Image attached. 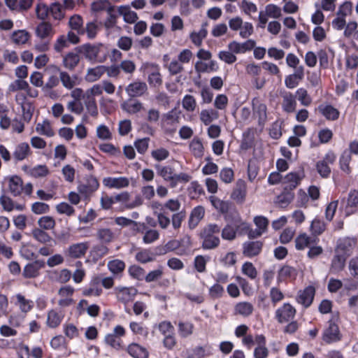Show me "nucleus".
I'll list each match as a JSON object with an SVG mask.
<instances>
[{
    "instance_id": "31",
    "label": "nucleus",
    "mask_w": 358,
    "mask_h": 358,
    "mask_svg": "<svg viewBox=\"0 0 358 358\" xmlns=\"http://www.w3.org/2000/svg\"><path fill=\"white\" fill-rule=\"evenodd\" d=\"M317 238H312L306 234L299 235L295 239L296 248L299 250L309 248L313 244H316Z\"/></svg>"
},
{
    "instance_id": "45",
    "label": "nucleus",
    "mask_w": 358,
    "mask_h": 358,
    "mask_svg": "<svg viewBox=\"0 0 358 358\" xmlns=\"http://www.w3.org/2000/svg\"><path fill=\"white\" fill-rule=\"evenodd\" d=\"M37 224L39 227V229L43 230H52L55 227L56 222L52 217L45 215L41 217L38 220Z\"/></svg>"
},
{
    "instance_id": "19",
    "label": "nucleus",
    "mask_w": 358,
    "mask_h": 358,
    "mask_svg": "<svg viewBox=\"0 0 358 358\" xmlns=\"http://www.w3.org/2000/svg\"><path fill=\"white\" fill-rule=\"evenodd\" d=\"M55 34L53 26L49 22H41L36 27V35L41 40L50 39Z\"/></svg>"
},
{
    "instance_id": "26",
    "label": "nucleus",
    "mask_w": 358,
    "mask_h": 358,
    "mask_svg": "<svg viewBox=\"0 0 358 358\" xmlns=\"http://www.w3.org/2000/svg\"><path fill=\"white\" fill-rule=\"evenodd\" d=\"M102 94V87L100 84H95L87 89L83 95V103L96 102L95 97Z\"/></svg>"
},
{
    "instance_id": "34",
    "label": "nucleus",
    "mask_w": 358,
    "mask_h": 358,
    "mask_svg": "<svg viewBox=\"0 0 358 358\" xmlns=\"http://www.w3.org/2000/svg\"><path fill=\"white\" fill-rule=\"evenodd\" d=\"M30 152L28 143H21L16 146L13 152V157L17 161H22L26 159L30 155Z\"/></svg>"
},
{
    "instance_id": "9",
    "label": "nucleus",
    "mask_w": 358,
    "mask_h": 358,
    "mask_svg": "<svg viewBox=\"0 0 358 358\" xmlns=\"http://www.w3.org/2000/svg\"><path fill=\"white\" fill-rule=\"evenodd\" d=\"M341 338L342 336L338 326L333 320H329L327 327L324 330L322 334V340L324 342L330 344L341 341Z\"/></svg>"
},
{
    "instance_id": "52",
    "label": "nucleus",
    "mask_w": 358,
    "mask_h": 358,
    "mask_svg": "<svg viewBox=\"0 0 358 358\" xmlns=\"http://www.w3.org/2000/svg\"><path fill=\"white\" fill-rule=\"evenodd\" d=\"M189 149L196 158H200L203 155V145L199 139H193L189 144Z\"/></svg>"
},
{
    "instance_id": "55",
    "label": "nucleus",
    "mask_w": 358,
    "mask_h": 358,
    "mask_svg": "<svg viewBox=\"0 0 358 358\" xmlns=\"http://www.w3.org/2000/svg\"><path fill=\"white\" fill-rule=\"evenodd\" d=\"M217 113L213 109L203 110L200 113V119L205 125L210 124L215 119L217 118Z\"/></svg>"
},
{
    "instance_id": "62",
    "label": "nucleus",
    "mask_w": 358,
    "mask_h": 358,
    "mask_svg": "<svg viewBox=\"0 0 358 358\" xmlns=\"http://www.w3.org/2000/svg\"><path fill=\"white\" fill-rule=\"evenodd\" d=\"M241 271L245 275H247L251 280L255 279L257 276L256 268L250 262H246L242 265Z\"/></svg>"
},
{
    "instance_id": "40",
    "label": "nucleus",
    "mask_w": 358,
    "mask_h": 358,
    "mask_svg": "<svg viewBox=\"0 0 358 358\" xmlns=\"http://www.w3.org/2000/svg\"><path fill=\"white\" fill-rule=\"evenodd\" d=\"M15 299H16L15 304L19 307L20 310L23 313L29 312L34 306L33 301L31 300L26 299L21 294H16Z\"/></svg>"
},
{
    "instance_id": "15",
    "label": "nucleus",
    "mask_w": 358,
    "mask_h": 358,
    "mask_svg": "<svg viewBox=\"0 0 358 358\" xmlns=\"http://www.w3.org/2000/svg\"><path fill=\"white\" fill-rule=\"evenodd\" d=\"M282 102L281 107L282 110L287 113H293L296 111L297 102L296 100V95L293 94L290 92H284L281 93Z\"/></svg>"
},
{
    "instance_id": "16",
    "label": "nucleus",
    "mask_w": 358,
    "mask_h": 358,
    "mask_svg": "<svg viewBox=\"0 0 358 358\" xmlns=\"http://www.w3.org/2000/svg\"><path fill=\"white\" fill-rule=\"evenodd\" d=\"M45 267L43 260H36L27 264L23 268L22 275L25 278H35L39 276L40 271Z\"/></svg>"
},
{
    "instance_id": "5",
    "label": "nucleus",
    "mask_w": 358,
    "mask_h": 358,
    "mask_svg": "<svg viewBox=\"0 0 358 358\" xmlns=\"http://www.w3.org/2000/svg\"><path fill=\"white\" fill-rule=\"evenodd\" d=\"M102 48V44L91 45L90 43H87L80 46L78 50V52L83 55L89 61L102 62L104 59H100L99 57Z\"/></svg>"
},
{
    "instance_id": "50",
    "label": "nucleus",
    "mask_w": 358,
    "mask_h": 358,
    "mask_svg": "<svg viewBox=\"0 0 358 358\" xmlns=\"http://www.w3.org/2000/svg\"><path fill=\"white\" fill-rule=\"evenodd\" d=\"M294 194L292 192L284 191L277 197L276 203L280 208L287 207L293 200Z\"/></svg>"
},
{
    "instance_id": "57",
    "label": "nucleus",
    "mask_w": 358,
    "mask_h": 358,
    "mask_svg": "<svg viewBox=\"0 0 358 358\" xmlns=\"http://www.w3.org/2000/svg\"><path fill=\"white\" fill-rule=\"evenodd\" d=\"M296 95L298 96V100L302 106H308L311 104L312 98L305 88H299L296 92Z\"/></svg>"
},
{
    "instance_id": "13",
    "label": "nucleus",
    "mask_w": 358,
    "mask_h": 358,
    "mask_svg": "<svg viewBox=\"0 0 358 358\" xmlns=\"http://www.w3.org/2000/svg\"><path fill=\"white\" fill-rule=\"evenodd\" d=\"M99 184L97 179L93 176L87 178L85 183H81L78 186L79 194L85 199L88 198L99 188Z\"/></svg>"
},
{
    "instance_id": "30",
    "label": "nucleus",
    "mask_w": 358,
    "mask_h": 358,
    "mask_svg": "<svg viewBox=\"0 0 358 358\" xmlns=\"http://www.w3.org/2000/svg\"><path fill=\"white\" fill-rule=\"evenodd\" d=\"M103 183L105 186L109 188H122L128 186L129 180L127 178H112L108 177L103 180Z\"/></svg>"
},
{
    "instance_id": "17",
    "label": "nucleus",
    "mask_w": 358,
    "mask_h": 358,
    "mask_svg": "<svg viewBox=\"0 0 358 358\" xmlns=\"http://www.w3.org/2000/svg\"><path fill=\"white\" fill-rule=\"evenodd\" d=\"M315 294V289L313 286L309 285L303 290H299L297 294L296 301L305 308H308L313 303Z\"/></svg>"
},
{
    "instance_id": "1",
    "label": "nucleus",
    "mask_w": 358,
    "mask_h": 358,
    "mask_svg": "<svg viewBox=\"0 0 358 358\" xmlns=\"http://www.w3.org/2000/svg\"><path fill=\"white\" fill-rule=\"evenodd\" d=\"M155 169L157 176L162 177L165 182H169L171 188H175L179 184H186L192 178L191 176L187 173H178L173 164H157L155 165Z\"/></svg>"
},
{
    "instance_id": "51",
    "label": "nucleus",
    "mask_w": 358,
    "mask_h": 358,
    "mask_svg": "<svg viewBox=\"0 0 358 358\" xmlns=\"http://www.w3.org/2000/svg\"><path fill=\"white\" fill-rule=\"evenodd\" d=\"M194 324L189 322H178V334L182 338H187L192 334Z\"/></svg>"
},
{
    "instance_id": "2",
    "label": "nucleus",
    "mask_w": 358,
    "mask_h": 358,
    "mask_svg": "<svg viewBox=\"0 0 358 358\" xmlns=\"http://www.w3.org/2000/svg\"><path fill=\"white\" fill-rule=\"evenodd\" d=\"M221 227L217 224H208L205 226L200 233L202 239V248L204 250H213L220 245L219 234Z\"/></svg>"
},
{
    "instance_id": "33",
    "label": "nucleus",
    "mask_w": 358,
    "mask_h": 358,
    "mask_svg": "<svg viewBox=\"0 0 358 358\" xmlns=\"http://www.w3.org/2000/svg\"><path fill=\"white\" fill-rule=\"evenodd\" d=\"M300 178L299 175L296 173H289L285 178L283 190L292 192V190L298 186Z\"/></svg>"
},
{
    "instance_id": "61",
    "label": "nucleus",
    "mask_w": 358,
    "mask_h": 358,
    "mask_svg": "<svg viewBox=\"0 0 358 358\" xmlns=\"http://www.w3.org/2000/svg\"><path fill=\"white\" fill-rule=\"evenodd\" d=\"M97 238L104 243L111 242L114 237V233L109 229L103 228L99 229L96 233Z\"/></svg>"
},
{
    "instance_id": "38",
    "label": "nucleus",
    "mask_w": 358,
    "mask_h": 358,
    "mask_svg": "<svg viewBox=\"0 0 358 358\" xmlns=\"http://www.w3.org/2000/svg\"><path fill=\"white\" fill-rule=\"evenodd\" d=\"M234 310L236 314L241 315L243 317H248L252 313L254 307L250 302H239L235 306Z\"/></svg>"
},
{
    "instance_id": "58",
    "label": "nucleus",
    "mask_w": 358,
    "mask_h": 358,
    "mask_svg": "<svg viewBox=\"0 0 358 358\" xmlns=\"http://www.w3.org/2000/svg\"><path fill=\"white\" fill-rule=\"evenodd\" d=\"M295 272V269L289 266H283L278 271L277 281L278 283L284 281L288 278L292 277Z\"/></svg>"
},
{
    "instance_id": "18",
    "label": "nucleus",
    "mask_w": 358,
    "mask_h": 358,
    "mask_svg": "<svg viewBox=\"0 0 358 358\" xmlns=\"http://www.w3.org/2000/svg\"><path fill=\"white\" fill-rule=\"evenodd\" d=\"M124 333L125 330L122 326H116L113 333L106 336L105 341L106 344L115 349H119L121 347V340L120 337L124 336Z\"/></svg>"
},
{
    "instance_id": "22",
    "label": "nucleus",
    "mask_w": 358,
    "mask_h": 358,
    "mask_svg": "<svg viewBox=\"0 0 358 358\" xmlns=\"http://www.w3.org/2000/svg\"><path fill=\"white\" fill-rule=\"evenodd\" d=\"M304 77V67L299 66L294 73L288 75L285 78V85L288 89L295 88Z\"/></svg>"
},
{
    "instance_id": "25",
    "label": "nucleus",
    "mask_w": 358,
    "mask_h": 358,
    "mask_svg": "<svg viewBox=\"0 0 358 358\" xmlns=\"http://www.w3.org/2000/svg\"><path fill=\"white\" fill-rule=\"evenodd\" d=\"M106 71V66H96L89 68L85 76V80L89 83H94L99 80Z\"/></svg>"
},
{
    "instance_id": "39",
    "label": "nucleus",
    "mask_w": 358,
    "mask_h": 358,
    "mask_svg": "<svg viewBox=\"0 0 358 358\" xmlns=\"http://www.w3.org/2000/svg\"><path fill=\"white\" fill-rule=\"evenodd\" d=\"M8 187L10 192L14 195H19L22 191V180L17 176H13L8 178Z\"/></svg>"
},
{
    "instance_id": "32",
    "label": "nucleus",
    "mask_w": 358,
    "mask_h": 358,
    "mask_svg": "<svg viewBox=\"0 0 358 358\" xmlns=\"http://www.w3.org/2000/svg\"><path fill=\"white\" fill-rule=\"evenodd\" d=\"M346 259L347 257L338 252H336L331 260L330 271L333 273H337L343 270L345 266Z\"/></svg>"
},
{
    "instance_id": "14",
    "label": "nucleus",
    "mask_w": 358,
    "mask_h": 358,
    "mask_svg": "<svg viewBox=\"0 0 358 358\" xmlns=\"http://www.w3.org/2000/svg\"><path fill=\"white\" fill-rule=\"evenodd\" d=\"M255 45V41L252 39L247 40L243 43L233 41L228 44L227 48L230 52L235 54H244L254 49Z\"/></svg>"
},
{
    "instance_id": "64",
    "label": "nucleus",
    "mask_w": 358,
    "mask_h": 358,
    "mask_svg": "<svg viewBox=\"0 0 358 358\" xmlns=\"http://www.w3.org/2000/svg\"><path fill=\"white\" fill-rule=\"evenodd\" d=\"M36 16L41 20H45L50 15V7L43 3H38L35 8Z\"/></svg>"
},
{
    "instance_id": "48",
    "label": "nucleus",
    "mask_w": 358,
    "mask_h": 358,
    "mask_svg": "<svg viewBox=\"0 0 358 358\" xmlns=\"http://www.w3.org/2000/svg\"><path fill=\"white\" fill-rule=\"evenodd\" d=\"M59 79L62 85L67 90H72L76 85V78L71 77L65 71H59Z\"/></svg>"
},
{
    "instance_id": "29",
    "label": "nucleus",
    "mask_w": 358,
    "mask_h": 358,
    "mask_svg": "<svg viewBox=\"0 0 358 358\" xmlns=\"http://www.w3.org/2000/svg\"><path fill=\"white\" fill-rule=\"evenodd\" d=\"M205 214L204 208L201 206L195 207L191 212L189 218V227L190 229H194L199 222L203 219Z\"/></svg>"
},
{
    "instance_id": "63",
    "label": "nucleus",
    "mask_w": 358,
    "mask_h": 358,
    "mask_svg": "<svg viewBox=\"0 0 358 358\" xmlns=\"http://www.w3.org/2000/svg\"><path fill=\"white\" fill-rule=\"evenodd\" d=\"M125 267L124 263L119 259L110 261L108 263V268L114 275H118L122 273Z\"/></svg>"
},
{
    "instance_id": "46",
    "label": "nucleus",
    "mask_w": 358,
    "mask_h": 358,
    "mask_svg": "<svg viewBox=\"0 0 358 358\" xmlns=\"http://www.w3.org/2000/svg\"><path fill=\"white\" fill-rule=\"evenodd\" d=\"M31 234L34 238L41 243L45 244L52 241V237L45 230L39 228L34 229Z\"/></svg>"
},
{
    "instance_id": "49",
    "label": "nucleus",
    "mask_w": 358,
    "mask_h": 358,
    "mask_svg": "<svg viewBox=\"0 0 358 358\" xmlns=\"http://www.w3.org/2000/svg\"><path fill=\"white\" fill-rule=\"evenodd\" d=\"M126 92L128 94L130 99L124 102L122 105V108L129 113L134 112V103H133L132 98L134 96V86L133 84L129 85L126 89Z\"/></svg>"
},
{
    "instance_id": "37",
    "label": "nucleus",
    "mask_w": 358,
    "mask_h": 358,
    "mask_svg": "<svg viewBox=\"0 0 358 358\" xmlns=\"http://www.w3.org/2000/svg\"><path fill=\"white\" fill-rule=\"evenodd\" d=\"M36 131L47 137H52L55 135V131L52 128L50 121L48 120L38 122L36 126Z\"/></svg>"
},
{
    "instance_id": "28",
    "label": "nucleus",
    "mask_w": 358,
    "mask_h": 358,
    "mask_svg": "<svg viewBox=\"0 0 358 358\" xmlns=\"http://www.w3.org/2000/svg\"><path fill=\"white\" fill-rule=\"evenodd\" d=\"M64 318V314L62 311L50 310L47 315L46 324L50 328H56L62 322Z\"/></svg>"
},
{
    "instance_id": "59",
    "label": "nucleus",
    "mask_w": 358,
    "mask_h": 358,
    "mask_svg": "<svg viewBox=\"0 0 358 358\" xmlns=\"http://www.w3.org/2000/svg\"><path fill=\"white\" fill-rule=\"evenodd\" d=\"M139 71L144 75H148V77L152 76L155 73L160 71V67L155 63L145 62L139 69Z\"/></svg>"
},
{
    "instance_id": "41",
    "label": "nucleus",
    "mask_w": 358,
    "mask_h": 358,
    "mask_svg": "<svg viewBox=\"0 0 358 358\" xmlns=\"http://www.w3.org/2000/svg\"><path fill=\"white\" fill-rule=\"evenodd\" d=\"M254 133L251 129H248L244 131L240 145L241 150H248L252 148L254 145Z\"/></svg>"
},
{
    "instance_id": "43",
    "label": "nucleus",
    "mask_w": 358,
    "mask_h": 358,
    "mask_svg": "<svg viewBox=\"0 0 358 358\" xmlns=\"http://www.w3.org/2000/svg\"><path fill=\"white\" fill-rule=\"evenodd\" d=\"M50 15L55 20H62L65 17V12L62 4L55 2L50 4Z\"/></svg>"
},
{
    "instance_id": "44",
    "label": "nucleus",
    "mask_w": 358,
    "mask_h": 358,
    "mask_svg": "<svg viewBox=\"0 0 358 358\" xmlns=\"http://www.w3.org/2000/svg\"><path fill=\"white\" fill-rule=\"evenodd\" d=\"M80 62V56L78 53L69 52L64 57L63 63L64 66L70 70L73 69Z\"/></svg>"
},
{
    "instance_id": "24",
    "label": "nucleus",
    "mask_w": 358,
    "mask_h": 358,
    "mask_svg": "<svg viewBox=\"0 0 358 358\" xmlns=\"http://www.w3.org/2000/svg\"><path fill=\"white\" fill-rule=\"evenodd\" d=\"M246 191L247 187L245 182L239 180L237 181L236 187L231 194V198L237 203H242L245 199Z\"/></svg>"
},
{
    "instance_id": "20",
    "label": "nucleus",
    "mask_w": 358,
    "mask_h": 358,
    "mask_svg": "<svg viewBox=\"0 0 358 358\" xmlns=\"http://www.w3.org/2000/svg\"><path fill=\"white\" fill-rule=\"evenodd\" d=\"M317 111L324 117L327 120L335 121L339 118V110L329 103L320 104L317 108Z\"/></svg>"
},
{
    "instance_id": "4",
    "label": "nucleus",
    "mask_w": 358,
    "mask_h": 358,
    "mask_svg": "<svg viewBox=\"0 0 358 358\" xmlns=\"http://www.w3.org/2000/svg\"><path fill=\"white\" fill-rule=\"evenodd\" d=\"M118 301L124 304L125 310L129 313L134 310V293L132 287H118L116 289Z\"/></svg>"
},
{
    "instance_id": "12",
    "label": "nucleus",
    "mask_w": 358,
    "mask_h": 358,
    "mask_svg": "<svg viewBox=\"0 0 358 358\" xmlns=\"http://www.w3.org/2000/svg\"><path fill=\"white\" fill-rule=\"evenodd\" d=\"M256 347L253 351L254 358H267L269 355V350L266 346V338L264 334H256L255 336Z\"/></svg>"
},
{
    "instance_id": "27",
    "label": "nucleus",
    "mask_w": 358,
    "mask_h": 358,
    "mask_svg": "<svg viewBox=\"0 0 358 358\" xmlns=\"http://www.w3.org/2000/svg\"><path fill=\"white\" fill-rule=\"evenodd\" d=\"M208 22H203L199 31H192L190 34L189 38L196 46H201L202 45L203 40L206 38L208 35Z\"/></svg>"
},
{
    "instance_id": "11",
    "label": "nucleus",
    "mask_w": 358,
    "mask_h": 358,
    "mask_svg": "<svg viewBox=\"0 0 358 358\" xmlns=\"http://www.w3.org/2000/svg\"><path fill=\"white\" fill-rule=\"evenodd\" d=\"M263 248V242L261 241H248L242 245V253L248 258H252L259 255Z\"/></svg>"
},
{
    "instance_id": "8",
    "label": "nucleus",
    "mask_w": 358,
    "mask_h": 358,
    "mask_svg": "<svg viewBox=\"0 0 358 358\" xmlns=\"http://www.w3.org/2000/svg\"><path fill=\"white\" fill-rule=\"evenodd\" d=\"M296 309L289 303H285L275 313V317L280 323L289 322L294 319Z\"/></svg>"
},
{
    "instance_id": "36",
    "label": "nucleus",
    "mask_w": 358,
    "mask_h": 358,
    "mask_svg": "<svg viewBox=\"0 0 358 358\" xmlns=\"http://www.w3.org/2000/svg\"><path fill=\"white\" fill-rule=\"evenodd\" d=\"M187 358H204L211 355L210 348L208 346H196L191 350H188Z\"/></svg>"
},
{
    "instance_id": "10",
    "label": "nucleus",
    "mask_w": 358,
    "mask_h": 358,
    "mask_svg": "<svg viewBox=\"0 0 358 358\" xmlns=\"http://www.w3.org/2000/svg\"><path fill=\"white\" fill-rule=\"evenodd\" d=\"M253 115L258 119V124L264 126L267 120V106L259 98L252 101Z\"/></svg>"
},
{
    "instance_id": "42",
    "label": "nucleus",
    "mask_w": 358,
    "mask_h": 358,
    "mask_svg": "<svg viewBox=\"0 0 358 358\" xmlns=\"http://www.w3.org/2000/svg\"><path fill=\"white\" fill-rule=\"evenodd\" d=\"M29 38V33L24 29L15 31L11 35L12 41L17 45H24Z\"/></svg>"
},
{
    "instance_id": "56",
    "label": "nucleus",
    "mask_w": 358,
    "mask_h": 358,
    "mask_svg": "<svg viewBox=\"0 0 358 358\" xmlns=\"http://www.w3.org/2000/svg\"><path fill=\"white\" fill-rule=\"evenodd\" d=\"M49 169L45 165H37L30 169L29 173L34 178H43L49 174Z\"/></svg>"
},
{
    "instance_id": "7",
    "label": "nucleus",
    "mask_w": 358,
    "mask_h": 358,
    "mask_svg": "<svg viewBox=\"0 0 358 358\" xmlns=\"http://www.w3.org/2000/svg\"><path fill=\"white\" fill-rule=\"evenodd\" d=\"M179 118V115L175 109L163 115L162 118V127L166 133L172 134L176 131Z\"/></svg>"
},
{
    "instance_id": "3",
    "label": "nucleus",
    "mask_w": 358,
    "mask_h": 358,
    "mask_svg": "<svg viewBox=\"0 0 358 358\" xmlns=\"http://www.w3.org/2000/svg\"><path fill=\"white\" fill-rule=\"evenodd\" d=\"M357 245V238L355 237H344L339 238L335 249V252H338L345 257H350Z\"/></svg>"
},
{
    "instance_id": "6",
    "label": "nucleus",
    "mask_w": 358,
    "mask_h": 358,
    "mask_svg": "<svg viewBox=\"0 0 358 358\" xmlns=\"http://www.w3.org/2000/svg\"><path fill=\"white\" fill-rule=\"evenodd\" d=\"M89 249L88 242H80L71 244L64 251L66 257L71 259H80L87 253Z\"/></svg>"
},
{
    "instance_id": "54",
    "label": "nucleus",
    "mask_w": 358,
    "mask_h": 358,
    "mask_svg": "<svg viewBox=\"0 0 358 358\" xmlns=\"http://www.w3.org/2000/svg\"><path fill=\"white\" fill-rule=\"evenodd\" d=\"M69 25L71 29L76 31L78 34L83 33V20L79 15L71 16L69 21Z\"/></svg>"
},
{
    "instance_id": "53",
    "label": "nucleus",
    "mask_w": 358,
    "mask_h": 358,
    "mask_svg": "<svg viewBox=\"0 0 358 358\" xmlns=\"http://www.w3.org/2000/svg\"><path fill=\"white\" fill-rule=\"evenodd\" d=\"M210 260V257L197 255L194 258V266L199 273H204L206 270V264Z\"/></svg>"
},
{
    "instance_id": "21",
    "label": "nucleus",
    "mask_w": 358,
    "mask_h": 358,
    "mask_svg": "<svg viewBox=\"0 0 358 358\" xmlns=\"http://www.w3.org/2000/svg\"><path fill=\"white\" fill-rule=\"evenodd\" d=\"M74 292V289L69 285L61 287L58 291L59 299L58 304L61 307H66L73 303L72 295Z\"/></svg>"
},
{
    "instance_id": "47",
    "label": "nucleus",
    "mask_w": 358,
    "mask_h": 358,
    "mask_svg": "<svg viewBox=\"0 0 358 358\" xmlns=\"http://www.w3.org/2000/svg\"><path fill=\"white\" fill-rule=\"evenodd\" d=\"M352 160L350 152L348 150H344L339 159V164L341 169L349 174L351 172L350 167V162Z\"/></svg>"
},
{
    "instance_id": "35",
    "label": "nucleus",
    "mask_w": 358,
    "mask_h": 358,
    "mask_svg": "<svg viewBox=\"0 0 358 358\" xmlns=\"http://www.w3.org/2000/svg\"><path fill=\"white\" fill-rule=\"evenodd\" d=\"M113 8L108 0H95L91 4V10L93 12L106 10L108 14H111Z\"/></svg>"
},
{
    "instance_id": "23",
    "label": "nucleus",
    "mask_w": 358,
    "mask_h": 358,
    "mask_svg": "<svg viewBox=\"0 0 358 358\" xmlns=\"http://www.w3.org/2000/svg\"><path fill=\"white\" fill-rule=\"evenodd\" d=\"M358 208V191L351 190L348 196L346 205L345 206V213L349 216L357 211Z\"/></svg>"
},
{
    "instance_id": "60",
    "label": "nucleus",
    "mask_w": 358,
    "mask_h": 358,
    "mask_svg": "<svg viewBox=\"0 0 358 358\" xmlns=\"http://www.w3.org/2000/svg\"><path fill=\"white\" fill-rule=\"evenodd\" d=\"M210 200L212 205L220 212L222 213L228 212L229 208L228 202L222 201L214 196H210Z\"/></svg>"
}]
</instances>
